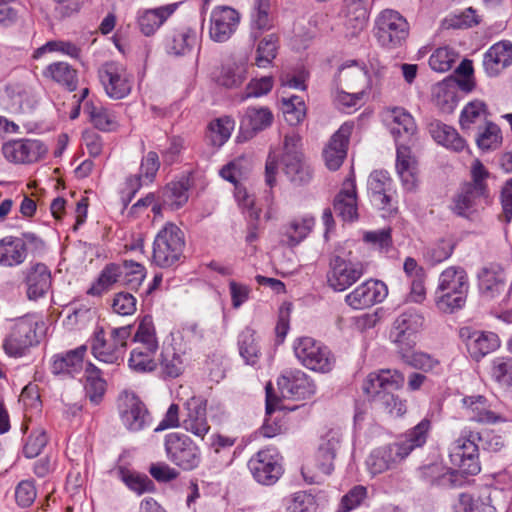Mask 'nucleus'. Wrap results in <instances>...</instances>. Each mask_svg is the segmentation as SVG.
Instances as JSON below:
<instances>
[{"instance_id":"nucleus-1","label":"nucleus","mask_w":512,"mask_h":512,"mask_svg":"<svg viewBox=\"0 0 512 512\" xmlns=\"http://www.w3.org/2000/svg\"><path fill=\"white\" fill-rule=\"evenodd\" d=\"M430 428V421L423 419L398 442L374 449L366 460L369 473L375 476L394 468L414 449L426 443Z\"/></svg>"},{"instance_id":"nucleus-2","label":"nucleus","mask_w":512,"mask_h":512,"mask_svg":"<svg viewBox=\"0 0 512 512\" xmlns=\"http://www.w3.org/2000/svg\"><path fill=\"white\" fill-rule=\"evenodd\" d=\"M488 170L479 160L471 166V181L466 182L452 198L451 211L466 219H474L490 203V192L486 184Z\"/></svg>"},{"instance_id":"nucleus-3","label":"nucleus","mask_w":512,"mask_h":512,"mask_svg":"<svg viewBox=\"0 0 512 512\" xmlns=\"http://www.w3.org/2000/svg\"><path fill=\"white\" fill-rule=\"evenodd\" d=\"M46 330V323L40 314L30 313L18 317L7 326L2 348L11 358L24 357L40 343Z\"/></svg>"},{"instance_id":"nucleus-4","label":"nucleus","mask_w":512,"mask_h":512,"mask_svg":"<svg viewBox=\"0 0 512 512\" xmlns=\"http://www.w3.org/2000/svg\"><path fill=\"white\" fill-rule=\"evenodd\" d=\"M404 375L397 370L385 369L370 373L363 381V392L387 413L399 417L406 413V401L392 392L404 385Z\"/></svg>"},{"instance_id":"nucleus-5","label":"nucleus","mask_w":512,"mask_h":512,"mask_svg":"<svg viewBox=\"0 0 512 512\" xmlns=\"http://www.w3.org/2000/svg\"><path fill=\"white\" fill-rule=\"evenodd\" d=\"M469 291V279L466 271L459 266H449L443 270L434 292L437 309L444 313H453L465 306Z\"/></svg>"},{"instance_id":"nucleus-6","label":"nucleus","mask_w":512,"mask_h":512,"mask_svg":"<svg viewBox=\"0 0 512 512\" xmlns=\"http://www.w3.org/2000/svg\"><path fill=\"white\" fill-rule=\"evenodd\" d=\"M134 347L128 358V367L139 374L151 373L157 368L156 354L159 348L155 327L150 316L140 321L133 337Z\"/></svg>"},{"instance_id":"nucleus-7","label":"nucleus","mask_w":512,"mask_h":512,"mask_svg":"<svg viewBox=\"0 0 512 512\" xmlns=\"http://www.w3.org/2000/svg\"><path fill=\"white\" fill-rule=\"evenodd\" d=\"M131 329L130 325L112 328L107 337L104 329L97 327L90 339L93 356L100 362L119 365L123 361Z\"/></svg>"},{"instance_id":"nucleus-8","label":"nucleus","mask_w":512,"mask_h":512,"mask_svg":"<svg viewBox=\"0 0 512 512\" xmlns=\"http://www.w3.org/2000/svg\"><path fill=\"white\" fill-rule=\"evenodd\" d=\"M341 446V434L329 431L321 438L314 459L302 468V475L309 484H320L334 470V460Z\"/></svg>"},{"instance_id":"nucleus-9","label":"nucleus","mask_w":512,"mask_h":512,"mask_svg":"<svg viewBox=\"0 0 512 512\" xmlns=\"http://www.w3.org/2000/svg\"><path fill=\"white\" fill-rule=\"evenodd\" d=\"M184 246V233L176 224L168 222L154 238L152 262L161 268L171 267L180 260Z\"/></svg>"},{"instance_id":"nucleus-10","label":"nucleus","mask_w":512,"mask_h":512,"mask_svg":"<svg viewBox=\"0 0 512 512\" xmlns=\"http://www.w3.org/2000/svg\"><path fill=\"white\" fill-rule=\"evenodd\" d=\"M479 439V432L464 428L461 430L459 437L450 445V461L463 474L476 475L481 470Z\"/></svg>"},{"instance_id":"nucleus-11","label":"nucleus","mask_w":512,"mask_h":512,"mask_svg":"<svg viewBox=\"0 0 512 512\" xmlns=\"http://www.w3.org/2000/svg\"><path fill=\"white\" fill-rule=\"evenodd\" d=\"M409 30L407 19L393 9L382 10L375 19L374 35L379 44L388 49L402 46Z\"/></svg>"},{"instance_id":"nucleus-12","label":"nucleus","mask_w":512,"mask_h":512,"mask_svg":"<svg viewBox=\"0 0 512 512\" xmlns=\"http://www.w3.org/2000/svg\"><path fill=\"white\" fill-rule=\"evenodd\" d=\"M425 317L414 307L405 308L395 318L390 333V341L398 351H409L416 345L417 336L424 328Z\"/></svg>"},{"instance_id":"nucleus-13","label":"nucleus","mask_w":512,"mask_h":512,"mask_svg":"<svg viewBox=\"0 0 512 512\" xmlns=\"http://www.w3.org/2000/svg\"><path fill=\"white\" fill-rule=\"evenodd\" d=\"M293 352L300 364L315 372L328 373L335 365V357L330 349L312 337L295 339Z\"/></svg>"},{"instance_id":"nucleus-14","label":"nucleus","mask_w":512,"mask_h":512,"mask_svg":"<svg viewBox=\"0 0 512 512\" xmlns=\"http://www.w3.org/2000/svg\"><path fill=\"white\" fill-rule=\"evenodd\" d=\"M367 270V264L348 257L335 255L329 261L327 284L336 292H342L355 284Z\"/></svg>"},{"instance_id":"nucleus-15","label":"nucleus","mask_w":512,"mask_h":512,"mask_svg":"<svg viewBox=\"0 0 512 512\" xmlns=\"http://www.w3.org/2000/svg\"><path fill=\"white\" fill-rule=\"evenodd\" d=\"M167 458L183 470L197 468L201 462V451L197 444L187 435L172 432L164 441Z\"/></svg>"},{"instance_id":"nucleus-16","label":"nucleus","mask_w":512,"mask_h":512,"mask_svg":"<svg viewBox=\"0 0 512 512\" xmlns=\"http://www.w3.org/2000/svg\"><path fill=\"white\" fill-rule=\"evenodd\" d=\"M284 173L295 184L308 183L312 178L311 168L303 161L301 138L298 134H288L284 138L281 157Z\"/></svg>"},{"instance_id":"nucleus-17","label":"nucleus","mask_w":512,"mask_h":512,"mask_svg":"<svg viewBox=\"0 0 512 512\" xmlns=\"http://www.w3.org/2000/svg\"><path fill=\"white\" fill-rule=\"evenodd\" d=\"M368 192L372 203L385 214L396 212V190L393 179L385 170H374L368 177Z\"/></svg>"},{"instance_id":"nucleus-18","label":"nucleus","mask_w":512,"mask_h":512,"mask_svg":"<svg viewBox=\"0 0 512 512\" xmlns=\"http://www.w3.org/2000/svg\"><path fill=\"white\" fill-rule=\"evenodd\" d=\"M99 79L112 99H123L131 92L133 77L121 63L112 61L103 64L99 69Z\"/></svg>"},{"instance_id":"nucleus-19","label":"nucleus","mask_w":512,"mask_h":512,"mask_svg":"<svg viewBox=\"0 0 512 512\" xmlns=\"http://www.w3.org/2000/svg\"><path fill=\"white\" fill-rule=\"evenodd\" d=\"M5 159L14 164H33L42 160L48 147L38 139H17L3 144Z\"/></svg>"},{"instance_id":"nucleus-20","label":"nucleus","mask_w":512,"mask_h":512,"mask_svg":"<svg viewBox=\"0 0 512 512\" xmlns=\"http://www.w3.org/2000/svg\"><path fill=\"white\" fill-rule=\"evenodd\" d=\"M387 295L388 288L384 282L369 279L346 294L345 303L354 310H362L383 302Z\"/></svg>"},{"instance_id":"nucleus-21","label":"nucleus","mask_w":512,"mask_h":512,"mask_svg":"<svg viewBox=\"0 0 512 512\" xmlns=\"http://www.w3.org/2000/svg\"><path fill=\"white\" fill-rule=\"evenodd\" d=\"M283 398L303 400L316 393L314 381L299 369L285 371L277 380Z\"/></svg>"},{"instance_id":"nucleus-22","label":"nucleus","mask_w":512,"mask_h":512,"mask_svg":"<svg viewBox=\"0 0 512 512\" xmlns=\"http://www.w3.org/2000/svg\"><path fill=\"white\" fill-rule=\"evenodd\" d=\"M240 23V14L229 6H217L210 14L209 37L212 41L223 43L236 32Z\"/></svg>"},{"instance_id":"nucleus-23","label":"nucleus","mask_w":512,"mask_h":512,"mask_svg":"<svg viewBox=\"0 0 512 512\" xmlns=\"http://www.w3.org/2000/svg\"><path fill=\"white\" fill-rule=\"evenodd\" d=\"M120 416L124 426L132 432L149 427L152 421L145 404L132 392L121 395Z\"/></svg>"},{"instance_id":"nucleus-24","label":"nucleus","mask_w":512,"mask_h":512,"mask_svg":"<svg viewBox=\"0 0 512 512\" xmlns=\"http://www.w3.org/2000/svg\"><path fill=\"white\" fill-rule=\"evenodd\" d=\"M248 468L255 480L264 485L274 484L282 474L279 455L272 449H264L248 462Z\"/></svg>"},{"instance_id":"nucleus-25","label":"nucleus","mask_w":512,"mask_h":512,"mask_svg":"<svg viewBox=\"0 0 512 512\" xmlns=\"http://www.w3.org/2000/svg\"><path fill=\"white\" fill-rule=\"evenodd\" d=\"M482 66L488 77H497L512 66V42L502 40L494 43L483 54Z\"/></svg>"},{"instance_id":"nucleus-26","label":"nucleus","mask_w":512,"mask_h":512,"mask_svg":"<svg viewBox=\"0 0 512 512\" xmlns=\"http://www.w3.org/2000/svg\"><path fill=\"white\" fill-rule=\"evenodd\" d=\"M353 123L345 122L332 135L323 151L325 164L330 170H337L342 165L346 155L349 138L353 130Z\"/></svg>"},{"instance_id":"nucleus-27","label":"nucleus","mask_w":512,"mask_h":512,"mask_svg":"<svg viewBox=\"0 0 512 512\" xmlns=\"http://www.w3.org/2000/svg\"><path fill=\"white\" fill-rule=\"evenodd\" d=\"M186 414L181 426L187 432L203 439L210 430L207 420L206 400L201 397H191L185 402Z\"/></svg>"},{"instance_id":"nucleus-28","label":"nucleus","mask_w":512,"mask_h":512,"mask_svg":"<svg viewBox=\"0 0 512 512\" xmlns=\"http://www.w3.org/2000/svg\"><path fill=\"white\" fill-rule=\"evenodd\" d=\"M385 120L390 127L396 144L402 143L401 138L411 143L417 132V125L413 116L404 108L393 107L385 112Z\"/></svg>"},{"instance_id":"nucleus-29","label":"nucleus","mask_w":512,"mask_h":512,"mask_svg":"<svg viewBox=\"0 0 512 512\" xmlns=\"http://www.w3.org/2000/svg\"><path fill=\"white\" fill-rule=\"evenodd\" d=\"M247 75V59L245 57L230 58L221 65L214 79L218 85L233 89L240 87L247 79Z\"/></svg>"},{"instance_id":"nucleus-30","label":"nucleus","mask_w":512,"mask_h":512,"mask_svg":"<svg viewBox=\"0 0 512 512\" xmlns=\"http://www.w3.org/2000/svg\"><path fill=\"white\" fill-rule=\"evenodd\" d=\"M86 346L81 345L76 349L52 356L50 370L54 375H69L74 377L83 370Z\"/></svg>"},{"instance_id":"nucleus-31","label":"nucleus","mask_w":512,"mask_h":512,"mask_svg":"<svg viewBox=\"0 0 512 512\" xmlns=\"http://www.w3.org/2000/svg\"><path fill=\"white\" fill-rule=\"evenodd\" d=\"M396 171L407 191H413L417 187V161L412 155L410 147L404 143L396 144Z\"/></svg>"},{"instance_id":"nucleus-32","label":"nucleus","mask_w":512,"mask_h":512,"mask_svg":"<svg viewBox=\"0 0 512 512\" xmlns=\"http://www.w3.org/2000/svg\"><path fill=\"white\" fill-rule=\"evenodd\" d=\"M334 212L343 221L352 222L358 218L356 185L348 178L333 201Z\"/></svg>"},{"instance_id":"nucleus-33","label":"nucleus","mask_w":512,"mask_h":512,"mask_svg":"<svg viewBox=\"0 0 512 512\" xmlns=\"http://www.w3.org/2000/svg\"><path fill=\"white\" fill-rule=\"evenodd\" d=\"M177 9V4H168L138 13V25L145 36L153 35Z\"/></svg>"},{"instance_id":"nucleus-34","label":"nucleus","mask_w":512,"mask_h":512,"mask_svg":"<svg viewBox=\"0 0 512 512\" xmlns=\"http://www.w3.org/2000/svg\"><path fill=\"white\" fill-rule=\"evenodd\" d=\"M465 415L471 420L479 423L494 424L504 419L493 412L487 399L481 395L468 396L462 399Z\"/></svg>"},{"instance_id":"nucleus-35","label":"nucleus","mask_w":512,"mask_h":512,"mask_svg":"<svg viewBox=\"0 0 512 512\" xmlns=\"http://www.w3.org/2000/svg\"><path fill=\"white\" fill-rule=\"evenodd\" d=\"M273 121V114L267 107H248L240 122V129L246 137H253L257 132L268 128Z\"/></svg>"},{"instance_id":"nucleus-36","label":"nucleus","mask_w":512,"mask_h":512,"mask_svg":"<svg viewBox=\"0 0 512 512\" xmlns=\"http://www.w3.org/2000/svg\"><path fill=\"white\" fill-rule=\"evenodd\" d=\"M27 296L30 300L43 297L51 286V273L45 264L37 263L27 270Z\"/></svg>"},{"instance_id":"nucleus-37","label":"nucleus","mask_w":512,"mask_h":512,"mask_svg":"<svg viewBox=\"0 0 512 512\" xmlns=\"http://www.w3.org/2000/svg\"><path fill=\"white\" fill-rule=\"evenodd\" d=\"M499 346V337L493 332L474 331L468 335L466 340L470 356L477 361L495 351Z\"/></svg>"},{"instance_id":"nucleus-38","label":"nucleus","mask_w":512,"mask_h":512,"mask_svg":"<svg viewBox=\"0 0 512 512\" xmlns=\"http://www.w3.org/2000/svg\"><path fill=\"white\" fill-rule=\"evenodd\" d=\"M1 104L8 111L19 113L32 109L35 99L29 90L19 85H8L1 95Z\"/></svg>"},{"instance_id":"nucleus-39","label":"nucleus","mask_w":512,"mask_h":512,"mask_svg":"<svg viewBox=\"0 0 512 512\" xmlns=\"http://www.w3.org/2000/svg\"><path fill=\"white\" fill-rule=\"evenodd\" d=\"M429 132L438 144L451 151L461 152L467 147L465 139L460 136L455 128L440 121L431 122Z\"/></svg>"},{"instance_id":"nucleus-40","label":"nucleus","mask_w":512,"mask_h":512,"mask_svg":"<svg viewBox=\"0 0 512 512\" xmlns=\"http://www.w3.org/2000/svg\"><path fill=\"white\" fill-rule=\"evenodd\" d=\"M27 257V248L23 239L7 236L0 240V265L13 267L22 264Z\"/></svg>"},{"instance_id":"nucleus-41","label":"nucleus","mask_w":512,"mask_h":512,"mask_svg":"<svg viewBox=\"0 0 512 512\" xmlns=\"http://www.w3.org/2000/svg\"><path fill=\"white\" fill-rule=\"evenodd\" d=\"M197 43L198 36L194 29L181 28L167 37L165 48L170 55L185 56L193 50Z\"/></svg>"},{"instance_id":"nucleus-42","label":"nucleus","mask_w":512,"mask_h":512,"mask_svg":"<svg viewBox=\"0 0 512 512\" xmlns=\"http://www.w3.org/2000/svg\"><path fill=\"white\" fill-rule=\"evenodd\" d=\"M370 10V0H345L344 13L346 25L352 29V34L363 31L367 25Z\"/></svg>"},{"instance_id":"nucleus-43","label":"nucleus","mask_w":512,"mask_h":512,"mask_svg":"<svg viewBox=\"0 0 512 512\" xmlns=\"http://www.w3.org/2000/svg\"><path fill=\"white\" fill-rule=\"evenodd\" d=\"M189 359L187 348L182 347V344L175 340L171 351L167 350L163 354L161 361L163 373L170 378L180 376L184 372Z\"/></svg>"},{"instance_id":"nucleus-44","label":"nucleus","mask_w":512,"mask_h":512,"mask_svg":"<svg viewBox=\"0 0 512 512\" xmlns=\"http://www.w3.org/2000/svg\"><path fill=\"white\" fill-rule=\"evenodd\" d=\"M479 288L487 298H495L506 290V275L500 267H489L479 274Z\"/></svg>"},{"instance_id":"nucleus-45","label":"nucleus","mask_w":512,"mask_h":512,"mask_svg":"<svg viewBox=\"0 0 512 512\" xmlns=\"http://www.w3.org/2000/svg\"><path fill=\"white\" fill-rule=\"evenodd\" d=\"M315 218L305 214L293 218L284 228L285 243L289 247H295L301 243L313 230Z\"/></svg>"},{"instance_id":"nucleus-46","label":"nucleus","mask_w":512,"mask_h":512,"mask_svg":"<svg viewBox=\"0 0 512 512\" xmlns=\"http://www.w3.org/2000/svg\"><path fill=\"white\" fill-rule=\"evenodd\" d=\"M189 179L186 177L166 185L162 191V205L170 210L183 207L189 198Z\"/></svg>"},{"instance_id":"nucleus-47","label":"nucleus","mask_w":512,"mask_h":512,"mask_svg":"<svg viewBox=\"0 0 512 512\" xmlns=\"http://www.w3.org/2000/svg\"><path fill=\"white\" fill-rule=\"evenodd\" d=\"M43 76L65 87L69 91H74L77 88V71L66 62L59 61L51 63L44 69Z\"/></svg>"},{"instance_id":"nucleus-48","label":"nucleus","mask_w":512,"mask_h":512,"mask_svg":"<svg viewBox=\"0 0 512 512\" xmlns=\"http://www.w3.org/2000/svg\"><path fill=\"white\" fill-rule=\"evenodd\" d=\"M239 354L246 364L254 366L261 356V348L255 330L245 327L238 336Z\"/></svg>"},{"instance_id":"nucleus-49","label":"nucleus","mask_w":512,"mask_h":512,"mask_svg":"<svg viewBox=\"0 0 512 512\" xmlns=\"http://www.w3.org/2000/svg\"><path fill=\"white\" fill-rule=\"evenodd\" d=\"M488 112L486 104L481 100L467 103L460 114V125L463 130H471L476 125L486 124Z\"/></svg>"},{"instance_id":"nucleus-50","label":"nucleus","mask_w":512,"mask_h":512,"mask_svg":"<svg viewBox=\"0 0 512 512\" xmlns=\"http://www.w3.org/2000/svg\"><path fill=\"white\" fill-rule=\"evenodd\" d=\"M85 392L89 400L98 404L106 390V382L101 377L100 370L92 363H89L85 369Z\"/></svg>"},{"instance_id":"nucleus-51","label":"nucleus","mask_w":512,"mask_h":512,"mask_svg":"<svg viewBox=\"0 0 512 512\" xmlns=\"http://www.w3.org/2000/svg\"><path fill=\"white\" fill-rule=\"evenodd\" d=\"M116 476L132 491L143 494L154 489V483L148 476L129 470L125 466H118L115 469Z\"/></svg>"},{"instance_id":"nucleus-52","label":"nucleus","mask_w":512,"mask_h":512,"mask_svg":"<svg viewBox=\"0 0 512 512\" xmlns=\"http://www.w3.org/2000/svg\"><path fill=\"white\" fill-rule=\"evenodd\" d=\"M270 0H255L251 14V33L253 41L257 40L261 33L271 26L269 18Z\"/></svg>"},{"instance_id":"nucleus-53","label":"nucleus","mask_w":512,"mask_h":512,"mask_svg":"<svg viewBox=\"0 0 512 512\" xmlns=\"http://www.w3.org/2000/svg\"><path fill=\"white\" fill-rule=\"evenodd\" d=\"M85 111L88 113L90 121L97 129L107 132L116 128L117 120L115 114L102 105L86 103Z\"/></svg>"},{"instance_id":"nucleus-54","label":"nucleus","mask_w":512,"mask_h":512,"mask_svg":"<svg viewBox=\"0 0 512 512\" xmlns=\"http://www.w3.org/2000/svg\"><path fill=\"white\" fill-rule=\"evenodd\" d=\"M235 122L224 116L212 121L208 126L207 138L214 146H222L231 136Z\"/></svg>"},{"instance_id":"nucleus-55","label":"nucleus","mask_w":512,"mask_h":512,"mask_svg":"<svg viewBox=\"0 0 512 512\" xmlns=\"http://www.w3.org/2000/svg\"><path fill=\"white\" fill-rule=\"evenodd\" d=\"M120 278L121 266L109 264L102 270L98 279L88 289L87 293L92 296H100L109 290Z\"/></svg>"},{"instance_id":"nucleus-56","label":"nucleus","mask_w":512,"mask_h":512,"mask_svg":"<svg viewBox=\"0 0 512 512\" xmlns=\"http://www.w3.org/2000/svg\"><path fill=\"white\" fill-rule=\"evenodd\" d=\"M459 54L448 46L436 49L429 58L431 69L444 73L449 71L458 60Z\"/></svg>"},{"instance_id":"nucleus-57","label":"nucleus","mask_w":512,"mask_h":512,"mask_svg":"<svg viewBox=\"0 0 512 512\" xmlns=\"http://www.w3.org/2000/svg\"><path fill=\"white\" fill-rule=\"evenodd\" d=\"M491 377L503 387H512V358L495 357L491 362Z\"/></svg>"},{"instance_id":"nucleus-58","label":"nucleus","mask_w":512,"mask_h":512,"mask_svg":"<svg viewBox=\"0 0 512 512\" xmlns=\"http://www.w3.org/2000/svg\"><path fill=\"white\" fill-rule=\"evenodd\" d=\"M277 54V38L274 35L264 37L256 49L255 65L259 68L268 67Z\"/></svg>"},{"instance_id":"nucleus-59","label":"nucleus","mask_w":512,"mask_h":512,"mask_svg":"<svg viewBox=\"0 0 512 512\" xmlns=\"http://www.w3.org/2000/svg\"><path fill=\"white\" fill-rule=\"evenodd\" d=\"M402 359L410 366L424 370L433 371L439 366V361L430 354L421 351H398Z\"/></svg>"},{"instance_id":"nucleus-60","label":"nucleus","mask_w":512,"mask_h":512,"mask_svg":"<svg viewBox=\"0 0 512 512\" xmlns=\"http://www.w3.org/2000/svg\"><path fill=\"white\" fill-rule=\"evenodd\" d=\"M145 267L134 261H124L121 266V278L130 289L136 290L145 279Z\"/></svg>"},{"instance_id":"nucleus-61","label":"nucleus","mask_w":512,"mask_h":512,"mask_svg":"<svg viewBox=\"0 0 512 512\" xmlns=\"http://www.w3.org/2000/svg\"><path fill=\"white\" fill-rule=\"evenodd\" d=\"M502 141L501 130L493 122H486L484 128L479 132L476 143L481 150L496 149Z\"/></svg>"},{"instance_id":"nucleus-62","label":"nucleus","mask_w":512,"mask_h":512,"mask_svg":"<svg viewBox=\"0 0 512 512\" xmlns=\"http://www.w3.org/2000/svg\"><path fill=\"white\" fill-rule=\"evenodd\" d=\"M47 52H60L71 58L78 59L80 57L81 50L77 45L69 41H49L37 50H35L33 57L35 59L40 58L43 54Z\"/></svg>"},{"instance_id":"nucleus-63","label":"nucleus","mask_w":512,"mask_h":512,"mask_svg":"<svg viewBox=\"0 0 512 512\" xmlns=\"http://www.w3.org/2000/svg\"><path fill=\"white\" fill-rule=\"evenodd\" d=\"M363 240L380 253H388L393 246L390 228L365 232Z\"/></svg>"},{"instance_id":"nucleus-64","label":"nucleus","mask_w":512,"mask_h":512,"mask_svg":"<svg viewBox=\"0 0 512 512\" xmlns=\"http://www.w3.org/2000/svg\"><path fill=\"white\" fill-rule=\"evenodd\" d=\"M368 490L363 485H356L351 488L341 499L340 512H350L364 503L367 499Z\"/></svg>"}]
</instances>
